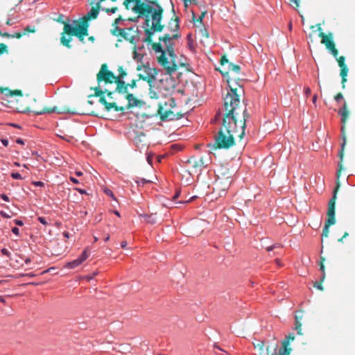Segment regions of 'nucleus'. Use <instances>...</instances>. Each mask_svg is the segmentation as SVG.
<instances>
[{"label": "nucleus", "mask_w": 355, "mask_h": 355, "mask_svg": "<svg viewBox=\"0 0 355 355\" xmlns=\"http://www.w3.org/2000/svg\"><path fill=\"white\" fill-rule=\"evenodd\" d=\"M178 35L170 36L165 34L159 38L158 42L151 45L150 54L157 60L158 64L166 71V74L158 80H154L153 87L162 96H167L175 89V80L171 76L178 69V57L175 53V40Z\"/></svg>", "instance_id": "1"}, {"label": "nucleus", "mask_w": 355, "mask_h": 355, "mask_svg": "<svg viewBox=\"0 0 355 355\" xmlns=\"http://www.w3.org/2000/svg\"><path fill=\"white\" fill-rule=\"evenodd\" d=\"M163 10L157 3L150 0H135V13H138L135 19L137 34L135 44L146 43L150 53L151 37L155 32L162 31L161 25Z\"/></svg>", "instance_id": "2"}, {"label": "nucleus", "mask_w": 355, "mask_h": 355, "mask_svg": "<svg viewBox=\"0 0 355 355\" xmlns=\"http://www.w3.org/2000/svg\"><path fill=\"white\" fill-rule=\"evenodd\" d=\"M240 104L236 90L230 89L224 98L223 107L217 112L215 120L220 124L214 138V146L218 148H230L234 144V137L238 132L236 110Z\"/></svg>", "instance_id": "3"}, {"label": "nucleus", "mask_w": 355, "mask_h": 355, "mask_svg": "<svg viewBox=\"0 0 355 355\" xmlns=\"http://www.w3.org/2000/svg\"><path fill=\"white\" fill-rule=\"evenodd\" d=\"M147 51L143 44H135V62L136 64L137 76L139 79L146 80L151 86L155 79L156 69L151 67Z\"/></svg>", "instance_id": "4"}, {"label": "nucleus", "mask_w": 355, "mask_h": 355, "mask_svg": "<svg viewBox=\"0 0 355 355\" xmlns=\"http://www.w3.org/2000/svg\"><path fill=\"white\" fill-rule=\"evenodd\" d=\"M158 113L163 121L177 120L183 116L173 97L159 103Z\"/></svg>", "instance_id": "5"}, {"label": "nucleus", "mask_w": 355, "mask_h": 355, "mask_svg": "<svg viewBox=\"0 0 355 355\" xmlns=\"http://www.w3.org/2000/svg\"><path fill=\"white\" fill-rule=\"evenodd\" d=\"M85 25L86 24H83L82 21L75 26H73L69 23L64 24L63 32L60 37L61 44L63 46L70 49L71 47V45L70 44V42L71 41V36H77L80 30L83 28Z\"/></svg>", "instance_id": "6"}, {"label": "nucleus", "mask_w": 355, "mask_h": 355, "mask_svg": "<svg viewBox=\"0 0 355 355\" xmlns=\"http://www.w3.org/2000/svg\"><path fill=\"white\" fill-rule=\"evenodd\" d=\"M91 89L94 90V94L89 95L88 98H90L92 97H99V102L105 106V108L107 111H110L112 109H114L116 112L123 110V107H119L116 105V103H108L106 101L105 97L104 96L105 90H103L101 85H97L96 87H91Z\"/></svg>", "instance_id": "7"}, {"label": "nucleus", "mask_w": 355, "mask_h": 355, "mask_svg": "<svg viewBox=\"0 0 355 355\" xmlns=\"http://www.w3.org/2000/svg\"><path fill=\"white\" fill-rule=\"evenodd\" d=\"M117 78L111 71L108 70L107 64L104 63L101 65L98 73L96 75L98 85L103 82L105 84L114 83Z\"/></svg>", "instance_id": "8"}, {"label": "nucleus", "mask_w": 355, "mask_h": 355, "mask_svg": "<svg viewBox=\"0 0 355 355\" xmlns=\"http://www.w3.org/2000/svg\"><path fill=\"white\" fill-rule=\"evenodd\" d=\"M220 64L223 68V71H220V73L223 76H226L229 73L239 74L241 71V67L239 65L229 62V60L225 56L221 58Z\"/></svg>", "instance_id": "9"}, {"label": "nucleus", "mask_w": 355, "mask_h": 355, "mask_svg": "<svg viewBox=\"0 0 355 355\" xmlns=\"http://www.w3.org/2000/svg\"><path fill=\"white\" fill-rule=\"evenodd\" d=\"M337 190H338L337 188L334 190L333 197L329 200V201L328 202L327 223L329 224H334L336 222V220H335V204H336Z\"/></svg>", "instance_id": "10"}, {"label": "nucleus", "mask_w": 355, "mask_h": 355, "mask_svg": "<svg viewBox=\"0 0 355 355\" xmlns=\"http://www.w3.org/2000/svg\"><path fill=\"white\" fill-rule=\"evenodd\" d=\"M89 253L87 248H86L78 258L72 261L67 263L64 267L69 269L76 268V267L81 265L89 257Z\"/></svg>", "instance_id": "11"}, {"label": "nucleus", "mask_w": 355, "mask_h": 355, "mask_svg": "<svg viewBox=\"0 0 355 355\" xmlns=\"http://www.w3.org/2000/svg\"><path fill=\"white\" fill-rule=\"evenodd\" d=\"M35 114L37 115H41L45 113H53V112H58V113H73L74 114L75 112L71 110L69 108H60L59 109L58 107H53L51 108H44L40 110H33V111Z\"/></svg>", "instance_id": "12"}, {"label": "nucleus", "mask_w": 355, "mask_h": 355, "mask_svg": "<svg viewBox=\"0 0 355 355\" xmlns=\"http://www.w3.org/2000/svg\"><path fill=\"white\" fill-rule=\"evenodd\" d=\"M320 37H322L321 42L324 44L327 49L331 51V53L336 58L338 56V50L335 47V44L333 41L328 38L327 36L325 35L324 33H320Z\"/></svg>", "instance_id": "13"}, {"label": "nucleus", "mask_w": 355, "mask_h": 355, "mask_svg": "<svg viewBox=\"0 0 355 355\" xmlns=\"http://www.w3.org/2000/svg\"><path fill=\"white\" fill-rule=\"evenodd\" d=\"M100 8L101 3L100 2H98L96 6L95 7H92L90 11L82 18L83 23L86 25H89L88 21L89 20L97 18Z\"/></svg>", "instance_id": "14"}, {"label": "nucleus", "mask_w": 355, "mask_h": 355, "mask_svg": "<svg viewBox=\"0 0 355 355\" xmlns=\"http://www.w3.org/2000/svg\"><path fill=\"white\" fill-rule=\"evenodd\" d=\"M114 83L116 84L115 92H118L120 94H127L129 86L133 88V80L131 84H126L123 80H119V78H117Z\"/></svg>", "instance_id": "15"}, {"label": "nucleus", "mask_w": 355, "mask_h": 355, "mask_svg": "<svg viewBox=\"0 0 355 355\" xmlns=\"http://www.w3.org/2000/svg\"><path fill=\"white\" fill-rule=\"evenodd\" d=\"M132 31V28H122L119 29V36L123 37L125 40L130 42L131 44H133V35L130 33V31Z\"/></svg>", "instance_id": "16"}, {"label": "nucleus", "mask_w": 355, "mask_h": 355, "mask_svg": "<svg viewBox=\"0 0 355 355\" xmlns=\"http://www.w3.org/2000/svg\"><path fill=\"white\" fill-rule=\"evenodd\" d=\"M0 92L7 96H13L15 95L22 96V92L19 89L10 90L8 88L0 87Z\"/></svg>", "instance_id": "17"}, {"label": "nucleus", "mask_w": 355, "mask_h": 355, "mask_svg": "<svg viewBox=\"0 0 355 355\" xmlns=\"http://www.w3.org/2000/svg\"><path fill=\"white\" fill-rule=\"evenodd\" d=\"M338 114L341 116V121L343 123H345L347 116H348V111L346 106V103L345 102L343 106L339 110Z\"/></svg>", "instance_id": "18"}, {"label": "nucleus", "mask_w": 355, "mask_h": 355, "mask_svg": "<svg viewBox=\"0 0 355 355\" xmlns=\"http://www.w3.org/2000/svg\"><path fill=\"white\" fill-rule=\"evenodd\" d=\"M88 27L89 25H85L83 28L80 30L78 35L76 36L82 42H84L85 37L88 35Z\"/></svg>", "instance_id": "19"}, {"label": "nucleus", "mask_w": 355, "mask_h": 355, "mask_svg": "<svg viewBox=\"0 0 355 355\" xmlns=\"http://www.w3.org/2000/svg\"><path fill=\"white\" fill-rule=\"evenodd\" d=\"M149 87V96L151 98H158L160 96H162V94L159 93V90H157L155 87H153V83H151V86Z\"/></svg>", "instance_id": "20"}, {"label": "nucleus", "mask_w": 355, "mask_h": 355, "mask_svg": "<svg viewBox=\"0 0 355 355\" xmlns=\"http://www.w3.org/2000/svg\"><path fill=\"white\" fill-rule=\"evenodd\" d=\"M139 216L141 218H144V220L148 223L154 224L156 223L155 218L153 215H144L143 216L141 214H139Z\"/></svg>", "instance_id": "21"}, {"label": "nucleus", "mask_w": 355, "mask_h": 355, "mask_svg": "<svg viewBox=\"0 0 355 355\" xmlns=\"http://www.w3.org/2000/svg\"><path fill=\"white\" fill-rule=\"evenodd\" d=\"M340 76L342 77V83L343 85V87H345V83L347 81L346 77L348 73V68L347 66L340 67Z\"/></svg>", "instance_id": "22"}, {"label": "nucleus", "mask_w": 355, "mask_h": 355, "mask_svg": "<svg viewBox=\"0 0 355 355\" xmlns=\"http://www.w3.org/2000/svg\"><path fill=\"white\" fill-rule=\"evenodd\" d=\"M249 117V114H248L247 112V110H245L243 111V120L244 121L243 123H241V125H240V129H241V134H240V137H242L243 135H244V128H245V121H246V119Z\"/></svg>", "instance_id": "23"}, {"label": "nucleus", "mask_w": 355, "mask_h": 355, "mask_svg": "<svg viewBox=\"0 0 355 355\" xmlns=\"http://www.w3.org/2000/svg\"><path fill=\"white\" fill-rule=\"evenodd\" d=\"M135 182L137 183L138 187H140L144 186L146 184H149L151 182V181L146 178H137L136 179H135Z\"/></svg>", "instance_id": "24"}, {"label": "nucleus", "mask_w": 355, "mask_h": 355, "mask_svg": "<svg viewBox=\"0 0 355 355\" xmlns=\"http://www.w3.org/2000/svg\"><path fill=\"white\" fill-rule=\"evenodd\" d=\"M278 355H290V351L287 349L286 345H284L279 348Z\"/></svg>", "instance_id": "25"}, {"label": "nucleus", "mask_w": 355, "mask_h": 355, "mask_svg": "<svg viewBox=\"0 0 355 355\" xmlns=\"http://www.w3.org/2000/svg\"><path fill=\"white\" fill-rule=\"evenodd\" d=\"M35 31L36 29L35 26H27L26 28H24L23 33H24V35H26L28 33H35Z\"/></svg>", "instance_id": "26"}, {"label": "nucleus", "mask_w": 355, "mask_h": 355, "mask_svg": "<svg viewBox=\"0 0 355 355\" xmlns=\"http://www.w3.org/2000/svg\"><path fill=\"white\" fill-rule=\"evenodd\" d=\"M119 76H116V78H119V80H122L126 75V72L123 70L122 67H119Z\"/></svg>", "instance_id": "27"}, {"label": "nucleus", "mask_w": 355, "mask_h": 355, "mask_svg": "<svg viewBox=\"0 0 355 355\" xmlns=\"http://www.w3.org/2000/svg\"><path fill=\"white\" fill-rule=\"evenodd\" d=\"M4 53H8V46L4 43H1L0 44V55L3 54Z\"/></svg>", "instance_id": "28"}, {"label": "nucleus", "mask_w": 355, "mask_h": 355, "mask_svg": "<svg viewBox=\"0 0 355 355\" xmlns=\"http://www.w3.org/2000/svg\"><path fill=\"white\" fill-rule=\"evenodd\" d=\"M331 224H329L327 222L326 223L324 228H323V230H322V236H328V233H329V226L331 225Z\"/></svg>", "instance_id": "29"}, {"label": "nucleus", "mask_w": 355, "mask_h": 355, "mask_svg": "<svg viewBox=\"0 0 355 355\" xmlns=\"http://www.w3.org/2000/svg\"><path fill=\"white\" fill-rule=\"evenodd\" d=\"M338 65L340 67H345L347 66L345 64V58L343 56H340L339 58L337 59Z\"/></svg>", "instance_id": "30"}, {"label": "nucleus", "mask_w": 355, "mask_h": 355, "mask_svg": "<svg viewBox=\"0 0 355 355\" xmlns=\"http://www.w3.org/2000/svg\"><path fill=\"white\" fill-rule=\"evenodd\" d=\"M277 248H282V246L279 243H276V244H274V245H270V246L267 247L266 248V250L268 252H270V251H272L274 249H275Z\"/></svg>", "instance_id": "31"}, {"label": "nucleus", "mask_w": 355, "mask_h": 355, "mask_svg": "<svg viewBox=\"0 0 355 355\" xmlns=\"http://www.w3.org/2000/svg\"><path fill=\"white\" fill-rule=\"evenodd\" d=\"M153 155L151 154H146V161L149 164V165H153Z\"/></svg>", "instance_id": "32"}, {"label": "nucleus", "mask_w": 355, "mask_h": 355, "mask_svg": "<svg viewBox=\"0 0 355 355\" xmlns=\"http://www.w3.org/2000/svg\"><path fill=\"white\" fill-rule=\"evenodd\" d=\"M200 33L203 37L208 38L209 34L207 30L205 28L200 30Z\"/></svg>", "instance_id": "33"}, {"label": "nucleus", "mask_w": 355, "mask_h": 355, "mask_svg": "<svg viewBox=\"0 0 355 355\" xmlns=\"http://www.w3.org/2000/svg\"><path fill=\"white\" fill-rule=\"evenodd\" d=\"M196 0H185L184 7L185 9H187L190 5H191L193 3H195Z\"/></svg>", "instance_id": "34"}, {"label": "nucleus", "mask_w": 355, "mask_h": 355, "mask_svg": "<svg viewBox=\"0 0 355 355\" xmlns=\"http://www.w3.org/2000/svg\"><path fill=\"white\" fill-rule=\"evenodd\" d=\"M126 99L128 101V107L132 106L131 105V101L133 100V94H127L126 95Z\"/></svg>", "instance_id": "35"}, {"label": "nucleus", "mask_w": 355, "mask_h": 355, "mask_svg": "<svg viewBox=\"0 0 355 355\" xmlns=\"http://www.w3.org/2000/svg\"><path fill=\"white\" fill-rule=\"evenodd\" d=\"M11 176L12 178H14L15 180H21L22 179L21 174L19 173H11Z\"/></svg>", "instance_id": "36"}, {"label": "nucleus", "mask_w": 355, "mask_h": 355, "mask_svg": "<svg viewBox=\"0 0 355 355\" xmlns=\"http://www.w3.org/2000/svg\"><path fill=\"white\" fill-rule=\"evenodd\" d=\"M103 90H105V94H107V97L110 99H112L113 98L112 95L115 92V91L114 92H111V91H110V90H108L107 89H104Z\"/></svg>", "instance_id": "37"}, {"label": "nucleus", "mask_w": 355, "mask_h": 355, "mask_svg": "<svg viewBox=\"0 0 355 355\" xmlns=\"http://www.w3.org/2000/svg\"><path fill=\"white\" fill-rule=\"evenodd\" d=\"M24 35V33L22 32H18L15 33V34L12 35V37H15L17 39H20L22 36Z\"/></svg>", "instance_id": "38"}, {"label": "nucleus", "mask_w": 355, "mask_h": 355, "mask_svg": "<svg viewBox=\"0 0 355 355\" xmlns=\"http://www.w3.org/2000/svg\"><path fill=\"white\" fill-rule=\"evenodd\" d=\"M117 10V8L116 7H112L111 8H105V11L106 12H112V13H115Z\"/></svg>", "instance_id": "39"}, {"label": "nucleus", "mask_w": 355, "mask_h": 355, "mask_svg": "<svg viewBox=\"0 0 355 355\" xmlns=\"http://www.w3.org/2000/svg\"><path fill=\"white\" fill-rule=\"evenodd\" d=\"M36 275L33 273V272H31V273H27V274H19L18 275V277H35Z\"/></svg>", "instance_id": "40"}, {"label": "nucleus", "mask_w": 355, "mask_h": 355, "mask_svg": "<svg viewBox=\"0 0 355 355\" xmlns=\"http://www.w3.org/2000/svg\"><path fill=\"white\" fill-rule=\"evenodd\" d=\"M122 20H123V19L122 18V17H121V15H120V16H119V17H117V18L114 20V23H113L112 26H117V24H118L121 21H122Z\"/></svg>", "instance_id": "41"}, {"label": "nucleus", "mask_w": 355, "mask_h": 355, "mask_svg": "<svg viewBox=\"0 0 355 355\" xmlns=\"http://www.w3.org/2000/svg\"><path fill=\"white\" fill-rule=\"evenodd\" d=\"M311 90L310 87H304V94L306 95V97H308L309 95H311Z\"/></svg>", "instance_id": "42"}, {"label": "nucleus", "mask_w": 355, "mask_h": 355, "mask_svg": "<svg viewBox=\"0 0 355 355\" xmlns=\"http://www.w3.org/2000/svg\"><path fill=\"white\" fill-rule=\"evenodd\" d=\"M114 28L112 30V33L114 35H116V36H119V35H118L119 33V29H121L120 28H119L117 26H114Z\"/></svg>", "instance_id": "43"}, {"label": "nucleus", "mask_w": 355, "mask_h": 355, "mask_svg": "<svg viewBox=\"0 0 355 355\" xmlns=\"http://www.w3.org/2000/svg\"><path fill=\"white\" fill-rule=\"evenodd\" d=\"M1 253H2L3 255L7 256L8 257H10V252H9L6 248H3V249L1 250Z\"/></svg>", "instance_id": "44"}, {"label": "nucleus", "mask_w": 355, "mask_h": 355, "mask_svg": "<svg viewBox=\"0 0 355 355\" xmlns=\"http://www.w3.org/2000/svg\"><path fill=\"white\" fill-rule=\"evenodd\" d=\"M134 103H135V107H137V106H141L142 105L145 104L144 102L143 101H138L137 99L135 98V101H134Z\"/></svg>", "instance_id": "45"}, {"label": "nucleus", "mask_w": 355, "mask_h": 355, "mask_svg": "<svg viewBox=\"0 0 355 355\" xmlns=\"http://www.w3.org/2000/svg\"><path fill=\"white\" fill-rule=\"evenodd\" d=\"M18 111L19 112H22V113H25V112H30V110L28 107H21V108H17Z\"/></svg>", "instance_id": "46"}, {"label": "nucleus", "mask_w": 355, "mask_h": 355, "mask_svg": "<svg viewBox=\"0 0 355 355\" xmlns=\"http://www.w3.org/2000/svg\"><path fill=\"white\" fill-rule=\"evenodd\" d=\"M343 98V94L339 93L336 96H335V100L337 101V102H339L340 100H342Z\"/></svg>", "instance_id": "47"}, {"label": "nucleus", "mask_w": 355, "mask_h": 355, "mask_svg": "<svg viewBox=\"0 0 355 355\" xmlns=\"http://www.w3.org/2000/svg\"><path fill=\"white\" fill-rule=\"evenodd\" d=\"M105 193L107 196H110V197H112V198H113V197H114V194H113L112 191L110 189H106L105 190Z\"/></svg>", "instance_id": "48"}, {"label": "nucleus", "mask_w": 355, "mask_h": 355, "mask_svg": "<svg viewBox=\"0 0 355 355\" xmlns=\"http://www.w3.org/2000/svg\"><path fill=\"white\" fill-rule=\"evenodd\" d=\"M12 232L13 234H16L17 236L19 235V228H17L16 227H12Z\"/></svg>", "instance_id": "49"}, {"label": "nucleus", "mask_w": 355, "mask_h": 355, "mask_svg": "<svg viewBox=\"0 0 355 355\" xmlns=\"http://www.w3.org/2000/svg\"><path fill=\"white\" fill-rule=\"evenodd\" d=\"M56 21H57L58 22H59V23H61V24H64H64H68L67 22H65V21H63V19H62V15H60L58 17V18L56 19Z\"/></svg>", "instance_id": "50"}, {"label": "nucleus", "mask_w": 355, "mask_h": 355, "mask_svg": "<svg viewBox=\"0 0 355 355\" xmlns=\"http://www.w3.org/2000/svg\"><path fill=\"white\" fill-rule=\"evenodd\" d=\"M1 198L6 202L10 201L8 196L4 193L1 194Z\"/></svg>", "instance_id": "51"}, {"label": "nucleus", "mask_w": 355, "mask_h": 355, "mask_svg": "<svg viewBox=\"0 0 355 355\" xmlns=\"http://www.w3.org/2000/svg\"><path fill=\"white\" fill-rule=\"evenodd\" d=\"M320 270L322 272V279H323L324 278V266L322 262L320 263Z\"/></svg>", "instance_id": "52"}, {"label": "nucleus", "mask_w": 355, "mask_h": 355, "mask_svg": "<svg viewBox=\"0 0 355 355\" xmlns=\"http://www.w3.org/2000/svg\"><path fill=\"white\" fill-rule=\"evenodd\" d=\"M205 15V12L202 13V14L199 16L198 19L197 20V21H198V22H199L200 24H202V19H203V18H204Z\"/></svg>", "instance_id": "53"}, {"label": "nucleus", "mask_w": 355, "mask_h": 355, "mask_svg": "<svg viewBox=\"0 0 355 355\" xmlns=\"http://www.w3.org/2000/svg\"><path fill=\"white\" fill-rule=\"evenodd\" d=\"M38 220L43 225L47 224V221L46 220V219L44 217H39Z\"/></svg>", "instance_id": "54"}, {"label": "nucleus", "mask_w": 355, "mask_h": 355, "mask_svg": "<svg viewBox=\"0 0 355 355\" xmlns=\"http://www.w3.org/2000/svg\"><path fill=\"white\" fill-rule=\"evenodd\" d=\"M0 214L2 217L3 218H10V216H9L8 214H6V212L3 211H0Z\"/></svg>", "instance_id": "55"}, {"label": "nucleus", "mask_w": 355, "mask_h": 355, "mask_svg": "<svg viewBox=\"0 0 355 355\" xmlns=\"http://www.w3.org/2000/svg\"><path fill=\"white\" fill-rule=\"evenodd\" d=\"M14 222L17 225H19V226H22L24 225L23 221L21 220L16 219L14 220Z\"/></svg>", "instance_id": "56"}, {"label": "nucleus", "mask_w": 355, "mask_h": 355, "mask_svg": "<svg viewBox=\"0 0 355 355\" xmlns=\"http://www.w3.org/2000/svg\"><path fill=\"white\" fill-rule=\"evenodd\" d=\"M295 329L297 331L298 334H301V332H300V331H301V324L300 323H298L297 322H296Z\"/></svg>", "instance_id": "57"}, {"label": "nucleus", "mask_w": 355, "mask_h": 355, "mask_svg": "<svg viewBox=\"0 0 355 355\" xmlns=\"http://www.w3.org/2000/svg\"><path fill=\"white\" fill-rule=\"evenodd\" d=\"M131 2H133V0H125L123 2V5L125 6L126 9H128V4Z\"/></svg>", "instance_id": "58"}, {"label": "nucleus", "mask_w": 355, "mask_h": 355, "mask_svg": "<svg viewBox=\"0 0 355 355\" xmlns=\"http://www.w3.org/2000/svg\"><path fill=\"white\" fill-rule=\"evenodd\" d=\"M33 184L37 187H43L44 185V183L40 181L34 182Z\"/></svg>", "instance_id": "59"}, {"label": "nucleus", "mask_w": 355, "mask_h": 355, "mask_svg": "<svg viewBox=\"0 0 355 355\" xmlns=\"http://www.w3.org/2000/svg\"><path fill=\"white\" fill-rule=\"evenodd\" d=\"M0 35H2L3 37H12V35L9 34L8 33H1V34H0Z\"/></svg>", "instance_id": "60"}, {"label": "nucleus", "mask_w": 355, "mask_h": 355, "mask_svg": "<svg viewBox=\"0 0 355 355\" xmlns=\"http://www.w3.org/2000/svg\"><path fill=\"white\" fill-rule=\"evenodd\" d=\"M1 143L3 144V146H7L8 145V140L6 139H2Z\"/></svg>", "instance_id": "61"}, {"label": "nucleus", "mask_w": 355, "mask_h": 355, "mask_svg": "<svg viewBox=\"0 0 355 355\" xmlns=\"http://www.w3.org/2000/svg\"><path fill=\"white\" fill-rule=\"evenodd\" d=\"M16 142L19 144H21V145L24 144L23 139H21V138L17 139Z\"/></svg>", "instance_id": "62"}, {"label": "nucleus", "mask_w": 355, "mask_h": 355, "mask_svg": "<svg viewBox=\"0 0 355 355\" xmlns=\"http://www.w3.org/2000/svg\"><path fill=\"white\" fill-rule=\"evenodd\" d=\"M70 180H71V182H73L75 184H78V180L77 179H76L75 178H73V177H71Z\"/></svg>", "instance_id": "63"}, {"label": "nucleus", "mask_w": 355, "mask_h": 355, "mask_svg": "<svg viewBox=\"0 0 355 355\" xmlns=\"http://www.w3.org/2000/svg\"><path fill=\"white\" fill-rule=\"evenodd\" d=\"M79 193H80L81 194H85L86 193V191L85 190H83V189H78V188H76V189Z\"/></svg>", "instance_id": "64"}]
</instances>
